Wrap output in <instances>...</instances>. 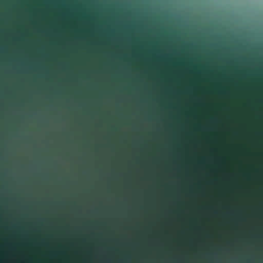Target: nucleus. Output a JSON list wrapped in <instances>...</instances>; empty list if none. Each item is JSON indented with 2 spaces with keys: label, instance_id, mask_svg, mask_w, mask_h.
Here are the masks:
<instances>
[{
  "label": "nucleus",
  "instance_id": "nucleus-2",
  "mask_svg": "<svg viewBox=\"0 0 263 263\" xmlns=\"http://www.w3.org/2000/svg\"><path fill=\"white\" fill-rule=\"evenodd\" d=\"M176 148H177V149H178L180 148V147L179 146H177Z\"/></svg>",
  "mask_w": 263,
  "mask_h": 263
},
{
  "label": "nucleus",
  "instance_id": "nucleus-4",
  "mask_svg": "<svg viewBox=\"0 0 263 263\" xmlns=\"http://www.w3.org/2000/svg\"><path fill=\"white\" fill-rule=\"evenodd\" d=\"M32 165H30V166H32Z\"/></svg>",
  "mask_w": 263,
  "mask_h": 263
},
{
  "label": "nucleus",
  "instance_id": "nucleus-3",
  "mask_svg": "<svg viewBox=\"0 0 263 263\" xmlns=\"http://www.w3.org/2000/svg\"><path fill=\"white\" fill-rule=\"evenodd\" d=\"M22 166H24V165H22Z\"/></svg>",
  "mask_w": 263,
  "mask_h": 263
},
{
  "label": "nucleus",
  "instance_id": "nucleus-1",
  "mask_svg": "<svg viewBox=\"0 0 263 263\" xmlns=\"http://www.w3.org/2000/svg\"><path fill=\"white\" fill-rule=\"evenodd\" d=\"M138 164H161V163H138ZM163 164H263V163H163Z\"/></svg>",
  "mask_w": 263,
  "mask_h": 263
}]
</instances>
